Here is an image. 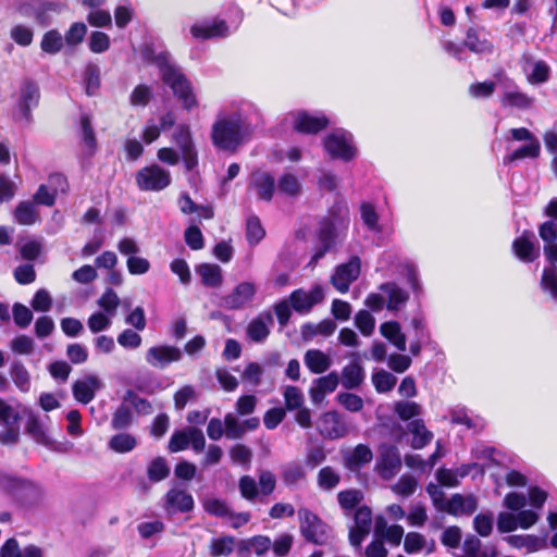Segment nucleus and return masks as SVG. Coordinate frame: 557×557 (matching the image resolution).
Returning a JSON list of instances; mask_svg holds the SVG:
<instances>
[{
  "mask_svg": "<svg viewBox=\"0 0 557 557\" xmlns=\"http://www.w3.org/2000/svg\"><path fill=\"white\" fill-rule=\"evenodd\" d=\"M63 41L62 35L58 30L51 29L42 36L40 48L46 53L57 54L63 48Z\"/></svg>",
  "mask_w": 557,
  "mask_h": 557,
  "instance_id": "obj_41",
  "label": "nucleus"
},
{
  "mask_svg": "<svg viewBox=\"0 0 557 557\" xmlns=\"http://www.w3.org/2000/svg\"><path fill=\"white\" fill-rule=\"evenodd\" d=\"M190 33L195 38L201 39L225 36L227 34V25L222 20H214L193 25Z\"/></svg>",
  "mask_w": 557,
  "mask_h": 557,
  "instance_id": "obj_28",
  "label": "nucleus"
},
{
  "mask_svg": "<svg viewBox=\"0 0 557 557\" xmlns=\"http://www.w3.org/2000/svg\"><path fill=\"white\" fill-rule=\"evenodd\" d=\"M444 511L453 516H471L478 509V499L474 495L454 494L445 503Z\"/></svg>",
  "mask_w": 557,
  "mask_h": 557,
  "instance_id": "obj_21",
  "label": "nucleus"
},
{
  "mask_svg": "<svg viewBox=\"0 0 557 557\" xmlns=\"http://www.w3.org/2000/svg\"><path fill=\"white\" fill-rule=\"evenodd\" d=\"M381 335L394 345L399 351L407 349L406 335L397 321H386L380 325Z\"/></svg>",
  "mask_w": 557,
  "mask_h": 557,
  "instance_id": "obj_29",
  "label": "nucleus"
},
{
  "mask_svg": "<svg viewBox=\"0 0 557 557\" xmlns=\"http://www.w3.org/2000/svg\"><path fill=\"white\" fill-rule=\"evenodd\" d=\"M102 386V382L97 376L88 375L73 384V396L77 401L86 405L94 399L96 392Z\"/></svg>",
  "mask_w": 557,
  "mask_h": 557,
  "instance_id": "obj_24",
  "label": "nucleus"
},
{
  "mask_svg": "<svg viewBox=\"0 0 557 557\" xmlns=\"http://www.w3.org/2000/svg\"><path fill=\"white\" fill-rule=\"evenodd\" d=\"M173 140L181 150L186 170L190 171L198 164L197 151L187 125H178L173 134Z\"/></svg>",
  "mask_w": 557,
  "mask_h": 557,
  "instance_id": "obj_11",
  "label": "nucleus"
},
{
  "mask_svg": "<svg viewBox=\"0 0 557 557\" xmlns=\"http://www.w3.org/2000/svg\"><path fill=\"white\" fill-rule=\"evenodd\" d=\"M277 188L280 193L287 196H297L300 193L301 185L294 174L285 173L280 177Z\"/></svg>",
  "mask_w": 557,
  "mask_h": 557,
  "instance_id": "obj_54",
  "label": "nucleus"
},
{
  "mask_svg": "<svg viewBox=\"0 0 557 557\" xmlns=\"http://www.w3.org/2000/svg\"><path fill=\"white\" fill-rule=\"evenodd\" d=\"M84 83L88 96H92L100 87V69L95 63H88L84 70Z\"/></svg>",
  "mask_w": 557,
  "mask_h": 557,
  "instance_id": "obj_43",
  "label": "nucleus"
},
{
  "mask_svg": "<svg viewBox=\"0 0 557 557\" xmlns=\"http://www.w3.org/2000/svg\"><path fill=\"white\" fill-rule=\"evenodd\" d=\"M500 83L499 102L504 108L528 111L533 109L535 98L523 92L516 82L507 76L497 75Z\"/></svg>",
  "mask_w": 557,
  "mask_h": 557,
  "instance_id": "obj_6",
  "label": "nucleus"
},
{
  "mask_svg": "<svg viewBox=\"0 0 557 557\" xmlns=\"http://www.w3.org/2000/svg\"><path fill=\"white\" fill-rule=\"evenodd\" d=\"M533 237L532 232L525 231L512 244L515 255L523 262H532L540 256V247L532 240Z\"/></svg>",
  "mask_w": 557,
  "mask_h": 557,
  "instance_id": "obj_23",
  "label": "nucleus"
},
{
  "mask_svg": "<svg viewBox=\"0 0 557 557\" xmlns=\"http://www.w3.org/2000/svg\"><path fill=\"white\" fill-rule=\"evenodd\" d=\"M170 473V469L164 458H154L148 466L147 474L149 480L160 482L164 480Z\"/></svg>",
  "mask_w": 557,
  "mask_h": 557,
  "instance_id": "obj_51",
  "label": "nucleus"
},
{
  "mask_svg": "<svg viewBox=\"0 0 557 557\" xmlns=\"http://www.w3.org/2000/svg\"><path fill=\"white\" fill-rule=\"evenodd\" d=\"M236 548V537L223 535L212 539L209 544L210 557H230Z\"/></svg>",
  "mask_w": 557,
  "mask_h": 557,
  "instance_id": "obj_35",
  "label": "nucleus"
},
{
  "mask_svg": "<svg viewBox=\"0 0 557 557\" xmlns=\"http://www.w3.org/2000/svg\"><path fill=\"white\" fill-rule=\"evenodd\" d=\"M81 136L84 145L88 149V153L92 154L97 146V140L90 119L87 115L81 117Z\"/></svg>",
  "mask_w": 557,
  "mask_h": 557,
  "instance_id": "obj_53",
  "label": "nucleus"
},
{
  "mask_svg": "<svg viewBox=\"0 0 557 557\" xmlns=\"http://www.w3.org/2000/svg\"><path fill=\"white\" fill-rule=\"evenodd\" d=\"M287 410H295L302 407L305 398L302 392L296 386H286L283 392Z\"/></svg>",
  "mask_w": 557,
  "mask_h": 557,
  "instance_id": "obj_58",
  "label": "nucleus"
},
{
  "mask_svg": "<svg viewBox=\"0 0 557 557\" xmlns=\"http://www.w3.org/2000/svg\"><path fill=\"white\" fill-rule=\"evenodd\" d=\"M50 8H47L40 1L34 0L30 2L21 3L17 7V12L22 16L32 17L36 20L38 23H44V14Z\"/></svg>",
  "mask_w": 557,
  "mask_h": 557,
  "instance_id": "obj_42",
  "label": "nucleus"
},
{
  "mask_svg": "<svg viewBox=\"0 0 557 557\" xmlns=\"http://www.w3.org/2000/svg\"><path fill=\"white\" fill-rule=\"evenodd\" d=\"M273 324V317L271 312H260L247 325V338L253 343H263L270 334V327Z\"/></svg>",
  "mask_w": 557,
  "mask_h": 557,
  "instance_id": "obj_18",
  "label": "nucleus"
},
{
  "mask_svg": "<svg viewBox=\"0 0 557 557\" xmlns=\"http://www.w3.org/2000/svg\"><path fill=\"white\" fill-rule=\"evenodd\" d=\"M287 121H290L295 131L306 134H315L329 124V120L324 115H312L305 111L290 113Z\"/></svg>",
  "mask_w": 557,
  "mask_h": 557,
  "instance_id": "obj_13",
  "label": "nucleus"
},
{
  "mask_svg": "<svg viewBox=\"0 0 557 557\" xmlns=\"http://www.w3.org/2000/svg\"><path fill=\"white\" fill-rule=\"evenodd\" d=\"M246 131L245 121L239 114L219 115L212 126V143L219 149L234 151L243 143Z\"/></svg>",
  "mask_w": 557,
  "mask_h": 557,
  "instance_id": "obj_3",
  "label": "nucleus"
},
{
  "mask_svg": "<svg viewBox=\"0 0 557 557\" xmlns=\"http://www.w3.org/2000/svg\"><path fill=\"white\" fill-rule=\"evenodd\" d=\"M394 412L404 421L421 414V406L414 401L399 400L394 404Z\"/></svg>",
  "mask_w": 557,
  "mask_h": 557,
  "instance_id": "obj_48",
  "label": "nucleus"
},
{
  "mask_svg": "<svg viewBox=\"0 0 557 557\" xmlns=\"http://www.w3.org/2000/svg\"><path fill=\"white\" fill-rule=\"evenodd\" d=\"M337 385L338 375L336 372H331L327 375L315 379L309 391L312 403H322L327 394L336 389Z\"/></svg>",
  "mask_w": 557,
  "mask_h": 557,
  "instance_id": "obj_27",
  "label": "nucleus"
},
{
  "mask_svg": "<svg viewBox=\"0 0 557 557\" xmlns=\"http://www.w3.org/2000/svg\"><path fill=\"white\" fill-rule=\"evenodd\" d=\"M361 219L364 225L372 232L379 233L381 232V227L379 225V215L371 203L363 202L360 207Z\"/></svg>",
  "mask_w": 557,
  "mask_h": 557,
  "instance_id": "obj_60",
  "label": "nucleus"
},
{
  "mask_svg": "<svg viewBox=\"0 0 557 557\" xmlns=\"http://www.w3.org/2000/svg\"><path fill=\"white\" fill-rule=\"evenodd\" d=\"M541 286L545 292H548L552 298L557 299V267L556 263H550L549 268L543 271Z\"/></svg>",
  "mask_w": 557,
  "mask_h": 557,
  "instance_id": "obj_50",
  "label": "nucleus"
},
{
  "mask_svg": "<svg viewBox=\"0 0 557 557\" xmlns=\"http://www.w3.org/2000/svg\"><path fill=\"white\" fill-rule=\"evenodd\" d=\"M305 363L312 373H323L331 367L327 355L318 349L308 350L305 355Z\"/></svg>",
  "mask_w": 557,
  "mask_h": 557,
  "instance_id": "obj_37",
  "label": "nucleus"
},
{
  "mask_svg": "<svg viewBox=\"0 0 557 557\" xmlns=\"http://www.w3.org/2000/svg\"><path fill=\"white\" fill-rule=\"evenodd\" d=\"M196 273L206 287L218 288L223 283L222 269L218 264L201 263L196 267Z\"/></svg>",
  "mask_w": 557,
  "mask_h": 557,
  "instance_id": "obj_30",
  "label": "nucleus"
},
{
  "mask_svg": "<svg viewBox=\"0 0 557 557\" xmlns=\"http://www.w3.org/2000/svg\"><path fill=\"white\" fill-rule=\"evenodd\" d=\"M256 293L257 287L253 283L242 282L223 298V305L231 310L244 309L251 304Z\"/></svg>",
  "mask_w": 557,
  "mask_h": 557,
  "instance_id": "obj_15",
  "label": "nucleus"
},
{
  "mask_svg": "<svg viewBox=\"0 0 557 557\" xmlns=\"http://www.w3.org/2000/svg\"><path fill=\"white\" fill-rule=\"evenodd\" d=\"M97 304L107 314L114 317L121 300L112 288H107Z\"/></svg>",
  "mask_w": 557,
  "mask_h": 557,
  "instance_id": "obj_49",
  "label": "nucleus"
},
{
  "mask_svg": "<svg viewBox=\"0 0 557 557\" xmlns=\"http://www.w3.org/2000/svg\"><path fill=\"white\" fill-rule=\"evenodd\" d=\"M14 219L21 225H33L39 220V213L33 202L22 201L14 210Z\"/></svg>",
  "mask_w": 557,
  "mask_h": 557,
  "instance_id": "obj_38",
  "label": "nucleus"
},
{
  "mask_svg": "<svg viewBox=\"0 0 557 557\" xmlns=\"http://www.w3.org/2000/svg\"><path fill=\"white\" fill-rule=\"evenodd\" d=\"M205 510L212 516L227 518L231 515V508L227 503L219 498H208L203 503Z\"/></svg>",
  "mask_w": 557,
  "mask_h": 557,
  "instance_id": "obj_56",
  "label": "nucleus"
},
{
  "mask_svg": "<svg viewBox=\"0 0 557 557\" xmlns=\"http://www.w3.org/2000/svg\"><path fill=\"white\" fill-rule=\"evenodd\" d=\"M324 147L332 158L344 161L354 159L357 153L352 135L344 129H337L329 134L324 139Z\"/></svg>",
  "mask_w": 557,
  "mask_h": 557,
  "instance_id": "obj_7",
  "label": "nucleus"
},
{
  "mask_svg": "<svg viewBox=\"0 0 557 557\" xmlns=\"http://www.w3.org/2000/svg\"><path fill=\"white\" fill-rule=\"evenodd\" d=\"M349 225V211L346 203L338 201L335 202L327 215L320 222L318 237L320 242V249L314 253L313 261L322 258L329 251L336 237L346 231Z\"/></svg>",
  "mask_w": 557,
  "mask_h": 557,
  "instance_id": "obj_2",
  "label": "nucleus"
},
{
  "mask_svg": "<svg viewBox=\"0 0 557 557\" xmlns=\"http://www.w3.org/2000/svg\"><path fill=\"white\" fill-rule=\"evenodd\" d=\"M108 446L117 454H126L137 446V440L132 434L119 433L110 438Z\"/></svg>",
  "mask_w": 557,
  "mask_h": 557,
  "instance_id": "obj_40",
  "label": "nucleus"
},
{
  "mask_svg": "<svg viewBox=\"0 0 557 557\" xmlns=\"http://www.w3.org/2000/svg\"><path fill=\"white\" fill-rule=\"evenodd\" d=\"M426 546V539L418 532H409L405 536L404 548L408 554H416Z\"/></svg>",
  "mask_w": 557,
  "mask_h": 557,
  "instance_id": "obj_64",
  "label": "nucleus"
},
{
  "mask_svg": "<svg viewBox=\"0 0 557 557\" xmlns=\"http://www.w3.org/2000/svg\"><path fill=\"white\" fill-rule=\"evenodd\" d=\"M164 500V509L169 515L188 512L194 508L193 496L184 490L171 488Z\"/></svg>",
  "mask_w": 557,
  "mask_h": 557,
  "instance_id": "obj_19",
  "label": "nucleus"
},
{
  "mask_svg": "<svg viewBox=\"0 0 557 557\" xmlns=\"http://www.w3.org/2000/svg\"><path fill=\"white\" fill-rule=\"evenodd\" d=\"M259 424L260 420L257 417L239 421L234 413L228 412L224 417L225 436L230 440H239L248 431L256 430Z\"/></svg>",
  "mask_w": 557,
  "mask_h": 557,
  "instance_id": "obj_16",
  "label": "nucleus"
},
{
  "mask_svg": "<svg viewBox=\"0 0 557 557\" xmlns=\"http://www.w3.org/2000/svg\"><path fill=\"white\" fill-rule=\"evenodd\" d=\"M364 369L358 362H350L342 370V385L346 389L358 388L364 381Z\"/></svg>",
  "mask_w": 557,
  "mask_h": 557,
  "instance_id": "obj_32",
  "label": "nucleus"
},
{
  "mask_svg": "<svg viewBox=\"0 0 557 557\" xmlns=\"http://www.w3.org/2000/svg\"><path fill=\"white\" fill-rule=\"evenodd\" d=\"M136 183L140 190L159 191L171 184V174L160 165L153 164L137 172Z\"/></svg>",
  "mask_w": 557,
  "mask_h": 557,
  "instance_id": "obj_8",
  "label": "nucleus"
},
{
  "mask_svg": "<svg viewBox=\"0 0 557 557\" xmlns=\"http://www.w3.org/2000/svg\"><path fill=\"white\" fill-rule=\"evenodd\" d=\"M401 468L399 450L394 445H382L375 463L377 474L384 480L394 478Z\"/></svg>",
  "mask_w": 557,
  "mask_h": 557,
  "instance_id": "obj_10",
  "label": "nucleus"
},
{
  "mask_svg": "<svg viewBox=\"0 0 557 557\" xmlns=\"http://www.w3.org/2000/svg\"><path fill=\"white\" fill-rule=\"evenodd\" d=\"M339 483V474L331 467H324L319 471L318 484L322 490L331 491Z\"/></svg>",
  "mask_w": 557,
  "mask_h": 557,
  "instance_id": "obj_57",
  "label": "nucleus"
},
{
  "mask_svg": "<svg viewBox=\"0 0 557 557\" xmlns=\"http://www.w3.org/2000/svg\"><path fill=\"white\" fill-rule=\"evenodd\" d=\"M298 516L302 536L309 542L323 544L327 539L326 532L321 531L320 535L312 532V527H321V520L318 516L307 508H300L298 510Z\"/></svg>",
  "mask_w": 557,
  "mask_h": 557,
  "instance_id": "obj_20",
  "label": "nucleus"
},
{
  "mask_svg": "<svg viewBox=\"0 0 557 557\" xmlns=\"http://www.w3.org/2000/svg\"><path fill=\"white\" fill-rule=\"evenodd\" d=\"M410 298L409 292L395 282L382 283L379 293H370L364 299V306L374 312L386 308L397 313L403 310Z\"/></svg>",
  "mask_w": 557,
  "mask_h": 557,
  "instance_id": "obj_4",
  "label": "nucleus"
},
{
  "mask_svg": "<svg viewBox=\"0 0 557 557\" xmlns=\"http://www.w3.org/2000/svg\"><path fill=\"white\" fill-rule=\"evenodd\" d=\"M408 431L412 434L411 446L414 449H421L433 438V433L425 428L422 420L416 419L409 422Z\"/></svg>",
  "mask_w": 557,
  "mask_h": 557,
  "instance_id": "obj_34",
  "label": "nucleus"
},
{
  "mask_svg": "<svg viewBox=\"0 0 557 557\" xmlns=\"http://www.w3.org/2000/svg\"><path fill=\"white\" fill-rule=\"evenodd\" d=\"M151 62L158 66L163 83L172 89L174 96L182 102L184 109L189 111L197 107V99L190 82L184 75L181 67L171 61V57L168 52L156 54Z\"/></svg>",
  "mask_w": 557,
  "mask_h": 557,
  "instance_id": "obj_1",
  "label": "nucleus"
},
{
  "mask_svg": "<svg viewBox=\"0 0 557 557\" xmlns=\"http://www.w3.org/2000/svg\"><path fill=\"white\" fill-rule=\"evenodd\" d=\"M336 400L339 405H342L347 411L350 412H359L363 408V399L357 394L352 393H338L336 396Z\"/></svg>",
  "mask_w": 557,
  "mask_h": 557,
  "instance_id": "obj_59",
  "label": "nucleus"
},
{
  "mask_svg": "<svg viewBox=\"0 0 557 557\" xmlns=\"http://www.w3.org/2000/svg\"><path fill=\"white\" fill-rule=\"evenodd\" d=\"M317 428L320 435L327 440L343 438L349 432L346 418L335 410L324 412L319 418Z\"/></svg>",
  "mask_w": 557,
  "mask_h": 557,
  "instance_id": "obj_9",
  "label": "nucleus"
},
{
  "mask_svg": "<svg viewBox=\"0 0 557 557\" xmlns=\"http://www.w3.org/2000/svg\"><path fill=\"white\" fill-rule=\"evenodd\" d=\"M132 421L133 416L131 409L126 406H121L113 413L111 426L114 430H125L132 424Z\"/></svg>",
  "mask_w": 557,
  "mask_h": 557,
  "instance_id": "obj_62",
  "label": "nucleus"
},
{
  "mask_svg": "<svg viewBox=\"0 0 557 557\" xmlns=\"http://www.w3.org/2000/svg\"><path fill=\"white\" fill-rule=\"evenodd\" d=\"M10 374L15 385L22 392H27L29 389V373L21 362H14L11 366Z\"/></svg>",
  "mask_w": 557,
  "mask_h": 557,
  "instance_id": "obj_52",
  "label": "nucleus"
},
{
  "mask_svg": "<svg viewBox=\"0 0 557 557\" xmlns=\"http://www.w3.org/2000/svg\"><path fill=\"white\" fill-rule=\"evenodd\" d=\"M249 186L256 190L260 200L270 201L274 194L275 180L269 172L258 170L252 172Z\"/></svg>",
  "mask_w": 557,
  "mask_h": 557,
  "instance_id": "obj_25",
  "label": "nucleus"
},
{
  "mask_svg": "<svg viewBox=\"0 0 557 557\" xmlns=\"http://www.w3.org/2000/svg\"><path fill=\"white\" fill-rule=\"evenodd\" d=\"M265 235V231L258 216L251 215L246 222V238L249 245L259 244Z\"/></svg>",
  "mask_w": 557,
  "mask_h": 557,
  "instance_id": "obj_44",
  "label": "nucleus"
},
{
  "mask_svg": "<svg viewBox=\"0 0 557 557\" xmlns=\"http://www.w3.org/2000/svg\"><path fill=\"white\" fill-rule=\"evenodd\" d=\"M0 557H42V550L35 545H28L21 550L17 541L9 539L0 548Z\"/></svg>",
  "mask_w": 557,
  "mask_h": 557,
  "instance_id": "obj_31",
  "label": "nucleus"
},
{
  "mask_svg": "<svg viewBox=\"0 0 557 557\" xmlns=\"http://www.w3.org/2000/svg\"><path fill=\"white\" fill-rule=\"evenodd\" d=\"M360 274V259L351 257L348 262L339 264L332 275L333 286L342 294L348 292L350 284Z\"/></svg>",
  "mask_w": 557,
  "mask_h": 557,
  "instance_id": "obj_12",
  "label": "nucleus"
},
{
  "mask_svg": "<svg viewBox=\"0 0 557 557\" xmlns=\"http://www.w3.org/2000/svg\"><path fill=\"white\" fill-rule=\"evenodd\" d=\"M112 318L106 312H95L87 320L88 329L95 334L106 331L111 326Z\"/></svg>",
  "mask_w": 557,
  "mask_h": 557,
  "instance_id": "obj_55",
  "label": "nucleus"
},
{
  "mask_svg": "<svg viewBox=\"0 0 557 557\" xmlns=\"http://www.w3.org/2000/svg\"><path fill=\"white\" fill-rule=\"evenodd\" d=\"M539 235L544 242V255L550 263H557V221L548 220L539 226Z\"/></svg>",
  "mask_w": 557,
  "mask_h": 557,
  "instance_id": "obj_22",
  "label": "nucleus"
},
{
  "mask_svg": "<svg viewBox=\"0 0 557 557\" xmlns=\"http://www.w3.org/2000/svg\"><path fill=\"white\" fill-rule=\"evenodd\" d=\"M306 476L305 470L299 463H288L283 468L282 478L286 485H294Z\"/></svg>",
  "mask_w": 557,
  "mask_h": 557,
  "instance_id": "obj_61",
  "label": "nucleus"
},
{
  "mask_svg": "<svg viewBox=\"0 0 557 557\" xmlns=\"http://www.w3.org/2000/svg\"><path fill=\"white\" fill-rule=\"evenodd\" d=\"M354 322L363 336L368 337L373 334L375 329V319L370 311L366 309L359 310L354 318Z\"/></svg>",
  "mask_w": 557,
  "mask_h": 557,
  "instance_id": "obj_46",
  "label": "nucleus"
},
{
  "mask_svg": "<svg viewBox=\"0 0 557 557\" xmlns=\"http://www.w3.org/2000/svg\"><path fill=\"white\" fill-rule=\"evenodd\" d=\"M183 354L178 347L170 345H159L150 347L146 352V361L153 368L164 369L172 362L182 359Z\"/></svg>",
  "mask_w": 557,
  "mask_h": 557,
  "instance_id": "obj_14",
  "label": "nucleus"
},
{
  "mask_svg": "<svg viewBox=\"0 0 557 557\" xmlns=\"http://www.w3.org/2000/svg\"><path fill=\"white\" fill-rule=\"evenodd\" d=\"M372 458V450L367 445L359 444L350 453L345 455V465L349 470L356 471L369 463Z\"/></svg>",
  "mask_w": 557,
  "mask_h": 557,
  "instance_id": "obj_33",
  "label": "nucleus"
},
{
  "mask_svg": "<svg viewBox=\"0 0 557 557\" xmlns=\"http://www.w3.org/2000/svg\"><path fill=\"white\" fill-rule=\"evenodd\" d=\"M25 432L32 436V438L42 445L49 444V437L46 433V426L40 421V419L34 414L29 413L27 417Z\"/></svg>",
  "mask_w": 557,
  "mask_h": 557,
  "instance_id": "obj_39",
  "label": "nucleus"
},
{
  "mask_svg": "<svg viewBox=\"0 0 557 557\" xmlns=\"http://www.w3.org/2000/svg\"><path fill=\"white\" fill-rule=\"evenodd\" d=\"M397 377L385 371L380 370L372 375V383L377 393H387L394 388L396 385Z\"/></svg>",
  "mask_w": 557,
  "mask_h": 557,
  "instance_id": "obj_47",
  "label": "nucleus"
},
{
  "mask_svg": "<svg viewBox=\"0 0 557 557\" xmlns=\"http://www.w3.org/2000/svg\"><path fill=\"white\" fill-rule=\"evenodd\" d=\"M465 47L478 54L492 53L494 48L484 28H469L465 38Z\"/></svg>",
  "mask_w": 557,
  "mask_h": 557,
  "instance_id": "obj_26",
  "label": "nucleus"
},
{
  "mask_svg": "<svg viewBox=\"0 0 557 557\" xmlns=\"http://www.w3.org/2000/svg\"><path fill=\"white\" fill-rule=\"evenodd\" d=\"M506 140L524 143V145L507 153L503 159L504 164H511L523 159H537L541 154L539 138L527 127L510 128L506 134Z\"/></svg>",
  "mask_w": 557,
  "mask_h": 557,
  "instance_id": "obj_5",
  "label": "nucleus"
},
{
  "mask_svg": "<svg viewBox=\"0 0 557 557\" xmlns=\"http://www.w3.org/2000/svg\"><path fill=\"white\" fill-rule=\"evenodd\" d=\"M507 543L515 548H527L529 553L540 550L546 547L544 539L535 535H509L506 537Z\"/></svg>",
  "mask_w": 557,
  "mask_h": 557,
  "instance_id": "obj_36",
  "label": "nucleus"
},
{
  "mask_svg": "<svg viewBox=\"0 0 557 557\" xmlns=\"http://www.w3.org/2000/svg\"><path fill=\"white\" fill-rule=\"evenodd\" d=\"M418 487V480L410 474H403L398 481L392 485V491L400 497L411 496Z\"/></svg>",
  "mask_w": 557,
  "mask_h": 557,
  "instance_id": "obj_45",
  "label": "nucleus"
},
{
  "mask_svg": "<svg viewBox=\"0 0 557 557\" xmlns=\"http://www.w3.org/2000/svg\"><path fill=\"white\" fill-rule=\"evenodd\" d=\"M494 516L492 512L479 513L473 520L474 530L483 537L492 533Z\"/></svg>",
  "mask_w": 557,
  "mask_h": 557,
  "instance_id": "obj_63",
  "label": "nucleus"
},
{
  "mask_svg": "<svg viewBox=\"0 0 557 557\" xmlns=\"http://www.w3.org/2000/svg\"><path fill=\"white\" fill-rule=\"evenodd\" d=\"M39 101V88L38 86L30 81H25L20 88V97H18V111L20 117L30 121L32 114L30 109L36 107Z\"/></svg>",
  "mask_w": 557,
  "mask_h": 557,
  "instance_id": "obj_17",
  "label": "nucleus"
}]
</instances>
